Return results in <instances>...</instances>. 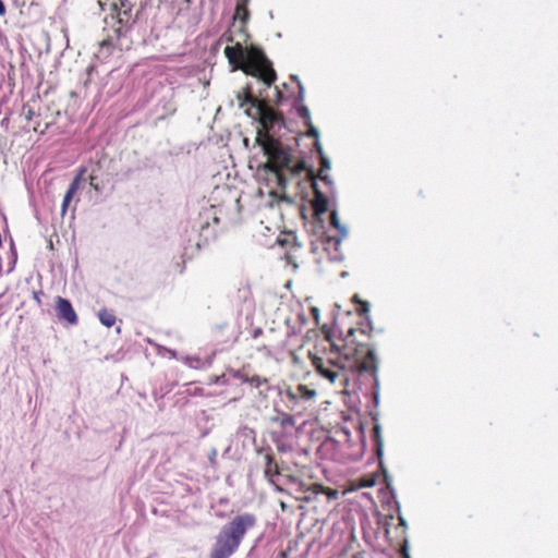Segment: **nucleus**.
I'll use <instances>...</instances> for the list:
<instances>
[{
	"label": "nucleus",
	"instance_id": "27",
	"mask_svg": "<svg viewBox=\"0 0 558 558\" xmlns=\"http://www.w3.org/2000/svg\"><path fill=\"white\" fill-rule=\"evenodd\" d=\"M7 9L2 0H0V16L5 15Z\"/></svg>",
	"mask_w": 558,
	"mask_h": 558
},
{
	"label": "nucleus",
	"instance_id": "2",
	"mask_svg": "<svg viewBox=\"0 0 558 558\" xmlns=\"http://www.w3.org/2000/svg\"><path fill=\"white\" fill-rule=\"evenodd\" d=\"M356 330L350 328L345 337L344 352L335 349L310 352L314 371L331 384L340 381L342 385L349 380L348 372L368 373L375 375L377 371L375 352L364 342L355 339Z\"/></svg>",
	"mask_w": 558,
	"mask_h": 558
},
{
	"label": "nucleus",
	"instance_id": "9",
	"mask_svg": "<svg viewBox=\"0 0 558 558\" xmlns=\"http://www.w3.org/2000/svg\"><path fill=\"white\" fill-rule=\"evenodd\" d=\"M56 308L59 318H61L66 324L76 325L78 323V316L70 301L62 299V296H59L56 301Z\"/></svg>",
	"mask_w": 558,
	"mask_h": 558
},
{
	"label": "nucleus",
	"instance_id": "29",
	"mask_svg": "<svg viewBox=\"0 0 558 558\" xmlns=\"http://www.w3.org/2000/svg\"><path fill=\"white\" fill-rule=\"evenodd\" d=\"M377 454L380 456L381 454V445L380 442L377 440Z\"/></svg>",
	"mask_w": 558,
	"mask_h": 558
},
{
	"label": "nucleus",
	"instance_id": "22",
	"mask_svg": "<svg viewBox=\"0 0 558 558\" xmlns=\"http://www.w3.org/2000/svg\"><path fill=\"white\" fill-rule=\"evenodd\" d=\"M245 381H248V384H250L252 387L259 388V387H260V385H263V384H266V383H267V379H266V378H263V377H260V376L254 375V376H251V377H246V378H245Z\"/></svg>",
	"mask_w": 558,
	"mask_h": 558
},
{
	"label": "nucleus",
	"instance_id": "25",
	"mask_svg": "<svg viewBox=\"0 0 558 558\" xmlns=\"http://www.w3.org/2000/svg\"><path fill=\"white\" fill-rule=\"evenodd\" d=\"M89 184L93 186V189H94L96 192H99V191H100L99 184L96 182V177H95V175H90V177H89Z\"/></svg>",
	"mask_w": 558,
	"mask_h": 558
},
{
	"label": "nucleus",
	"instance_id": "10",
	"mask_svg": "<svg viewBox=\"0 0 558 558\" xmlns=\"http://www.w3.org/2000/svg\"><path fill=\"white\" fill-rule=\"evenodd\" d=\"M266 465H265V476L268 478V481L271 483V485L275 487L278 492H283L284 489L276 482V477L280 476V469L277 462L275 461L271 453H267L265 456Z\"/></svg>",
	"mask_w": 558,
	"mask_h": 558
},
{
	"label": "nucleus",
	"instance_id": "5",
	"mask_svg": "<svg viewBox=\"0 0 558 558\" xmlns=\"http://www.w3.org/2000/svg\"><path fill=\"white\" fill-rule=\"evenodd\" d=\"M300 490L304 493V495H298L296 500L304 502H312L318 494H326L329 500H336L339 496L337 489L331 487H326L322 484H312L306 485L305 483H300Z\"/></svg>",
	"mask_w": 558,
	"mask_h": 558
},
{
	"label": "nucleus",
	"instance_id": "7",
	"mask_svg": "<svg viewBox=\"0 0 558 558\" xmlns=\"http://www.w3.org/2000/svg\"><path fill=\"white\" fill-rule=\"evenodd\" d=\"M287 401L289 402L291 409H294V405L300 400H312L316 396V391L313 389H310L307 386H304V384H299L295 389H288L283 392Z\"/></svg>",
	"mask_w": 558,
	"mask_h": 558
},
{
	"label": "nucleus",
	"instance_id": "35",
	"mask_svg": "<svg viewBox=\"0 0 558 558\" xmlns=\"http://www.w3.org/2000/svg\"><path fill=\"white\" fill-rule=\"evenodd\" d=\"M227 41L231 43L232 41V37H227Z\"/></svg>",
	"mask_w": 558,
	"mask_h": 558
},
{
	"label": "nucleus",
	"instance_id": "1",
	"mask_svg": "<svg viewBox=\"0 0 558 558\" xmlns=\"http://www.w3.org/2000/svg\"><path fill=\"white\" fill-rule=\"evenodd\" d=\"M238 99L240 107L250 105L255 110L253 117L258 119L260 125L256 132L255 144L267 157L264 169L275 175L278 187L284 191L291 180L300 177L306 169V162L280 140L279 131L286 128L283 114L272 109L266 101L258 100L252 94L250 86L243 88ZM247 114L252 116L250 110Z\"/></svg>",
	"mask_w": 558,
	"mask_h": 558
},
{
	"label": "nucleus",
	"instance_id": "26",
	"mask_svg": "<svg viewBox=\"0 0 558 558\" xmlns=\"http://www.w3.org/2000/svg\"><path fill=\"white\" fill-rule=\"evenodd\" d=\"M330 222H331V226H333L335 228H340L339 226V221H338V216H337V213H332L330 215Z\"/></svg>",
	"mask_w": 558,
	"mask_h": 558
},
{
	"label": "nucleus",
	"instance_id": "14",
	"mask_svg": "<svg viewBox=\"0 0 558 558\" xmlns=\"http://www.w3.org/2000/svg\"><path fill=\"white\" fill-rule=\"evenodd\" d=\"M319 154H320V169L317 173V178L324 182H326L327 184H330L331 183V180L329 178V175L326 173L329 169H330V161L327 157H325L322 151L319 150ZM314 177L316 178V175L314 174Z\"/></svg>",
	"mask_w": 558,
	"mask_h": 558
},
{
	"label": "nucleus",
	"instance_id": "18",
	"mask_svg": "<svg viewBox=\"0 0 558 558\" xmlns=\"http://www.w3.org/2000/svg\"><path fill=\"white\" fill-rule=\"evenodd\" d=\"M51 124V122H47L45 120L41 122L40 118H36L32 125H29V129H32L34 132H37L39 134L45 133V131L48 129V126Z\"/></svg>",
	"mask_w": 558,
	"mask_h": 558
},
{
	"label": "nucleus",
	"instance_id": "3",
	"mask_svg": "<svg viewBox=\"0 0 558 558\" xmlns=\"http://www.w3.org/2000/svg\"><path fill=\"white\" fill-rule=\"evenodd\" d=\"M225 54L233 69H241L252 77L260 80L268 87L275 83L277 74L262 48L253 45L243 47L242 44L236 43L227 46Z\"/></svg>",
	"mask_w": 558,
	"mask_h": 558
},
{
	"label": "nucleus",
	"instance_id": "15",
	"mask_svg": "<svg viewBox=\"0 0 558 558\" xmlns=\"http://www.w3.org/2000/svg\"><path fill=\"white\" fill-rule=\"evenodd\" d=\"M272 422L280 425L284 430H289V428H293L294 426L293 415L288 413H279L272 417Z\"/></svg>",
	"mask_w": 558,
	"mask_h": 558
},
{
	"label": "nucleus",
	"instance_id": "21",
	"mask_svg": "<svg viewBox=\"0 0 558 558\" xmlns=\"http://www.w3.org/2000/svg\"><path fill=\"white\" fill-rule=\"evenodd\" d=\"M23 111L25 113V118L28 122V126L32 125V123L34 122V120L36 118H40V111L36 112L32 107L29 106H24L23 107Z\"/></svg>",
	"mask_w": 558,
	"mask_h": 558
},
{
	"label": "nucleus",
	"instance_id": "4",
	"mask_svg": "<svg viewBox=\"0 0 558 558\" xmlns=\"http://www.w3.org/2000/svg\"><path fill=\"white\" fill-rule=\"evenodd\" d=\"M256 524L257 519L254 513L235 514L216 535L209 558H229L239 549L247 532Z\"/></svg>",
	"mask_w": 558,
	"mask_h": 558
},
{
	"label": "nucleus",
	"instance_id": "31",
	"mask_svg": "<svg viewBox=\"0 0 558 558\" xmlns=\"http://www.w3.org/2000/svg\"><path fill=\"white\" fill-rule=\"evenodd\" d=\"M1 270H2V260H1V256H0V276H1Z\"/></svg>",
	"mask_w": 558,
	"mask_h": 558
},
{
	"label": "nucleus",
	"instance_id": "30",
	"mask_svg": "<svg viewBox=\"0 0 558 558\" xmlns=\"http://www.w3.org/2000/svg\"><path fill=\"white\" fill-rule=\"evenodd\" d=\"M34 298L37 301V303L40 304V296H39L38 292L34 293Z\"/></svg>",
	"mask_w": 558,
	"mask_h": 558
},
{
	"label": "nucleus",
	"instance_id": "16",
	"mask_svg": "<svg viewBox=\"0 0 558 558\" xmlns=\"http://www.w3.org/2000/svg\"><path fill=\"white\" fill-rule=\"evenodd\" d=\"M352 301L356 305L355 312L359 315H366L369 312V303L366 301H361L357 294H353Z\"/></svg>",
	"mask_w": 558,
	"mask_h": 558
},
{
	"label": "nucleus",
	"instance_id": "34",
	"mask_svg": "<svg viewBox=\"0 0 558 558\" xmlns=\"http://www.w3.org/2000/svg\"><path fill=\"white\" fill-rule=\"evenodd\" d=\"M361 335L364 336V337H367V335L365 333L364 330H361Z\"/></svg>",
	"mask_w": 558,
	"mask_h": 558
},
{
	"label": "nucleus",
	"instance_id": "12",
	"mask_svg": "<svg viewBox=\"0 0 558 558\" xmlns=\"http://www.w3.org/2000/svg\"><path fill=\"white\" fill-rule=\"evenodd\" d=\"M397 529L400 530V532L402 534V539H401V544H400V555L402 556V558H411L409 555L408 541L405 537L407 523L402 517H399V524L397 525Z\"/></svg>",
	"mask_w": 558,
	"mask_h": 558
},
{
	"label": "nucleus",
	"instance_id": "24",
	"mask_svg": "<svg viewBox=\"0 0 558 558\" xmlns=\"http://www.w3.org/2000/svg\"><path fill=\"white\" fill-rule=\"evenodd\" d=\"M284 480L287 483H292V484H295L298 487H296V492L299 493V496H304V493H302L300 490V483H303L302 481L298 480L295 476L293 475H287L284 476Z\"/></svg>",
	"mask_w": 558,
	"mask_h": 558
},
{
	"label": "nucleus",
	"instance_id": "19",
	"mask_svg": "<svg viewBox=\"0 0 558 558\" xmlns=\"http://www.w3.org/2000/svg\"><path fill=\"white\" fill-rule=\"evenodd\" d=\"M116 5L120 8V11L122 14L129 15L132 12V9L134 7V1L133 0H118Z\"/></svg>",
	"mask_w": 558,
	"mask_h": 558
},
{
	"label": "nucleus",
	"instance_id": "8",
	"mask_svg": "<svg viewBox=\"0 0 558 558\" xmlns=\"http://www.w3.org/2000/svg\"><path fill=\"white\" fill-rule=\"evenodd\" d=\"M306 172L307 177L312 180L313 191H314V199H313V209L316 215H323L328 210V199L327 197L317 189L315 183L314 171L312 168H307L302 172Z\"/></svg>",
	"mask_w": 558,
	"mask_h": 558
},
{
	"label": "nucleus",
	"instance_id": "28",
	"mask_svg": "<svg viewBox=\"0 0 558 558\" xmlns=\"http://www.w3.org/2000/svg\"><path fill=\"white\" fill-rule=\"evenodd\" d=\"M308 135L316 137L317 136V130L315 128L311 126V129L308 131Z\"/></svg>",
	"mask_w": 558,
	"mask_h": 558
},
{
	"label": "nucleus",
	"instance_id": "17",
	"mask_svg": "<svg viewBox=\"0 0 558 558\" xmlns=\"http://www.w3.org/2000/svg\"><path fill=\"white\" fill-rule=\"evenodd\" d=\"M376 478H377L376 475H367V476L361 477V478L356 480L355 486L357 488L373 487L376 484Z\"/></svg>",
	"mask_w": 558,
	"mask_h": 558
},
{
	"label": "nucleus",
	"instance_id": "13",
	"mask_svg": "<svg viewBox=\"0 0 558 558\" xmlns=\"http://www.w3.org/2000/svg\"><path fill=\"white\" fill-rule=\"evenodd\" d=\"M98 316L100 323L107 328L114 326L117 323V316L112 310L102 308L99 311Z\"/></svg>",
	"mask_w": 558,
	"mask_h": 558
},
{
	"label": "nucleus",
	"instance_id": "32",
	"mask_svg": "<svg viewBox=\"0 0 558 558\" xmlns=\"http://www.w3.org/2000/svg\"><path fill=\"white\" fill-rule=\"evenodd\" d=\"M375 435L378 437V427L375 426Z\"/></svg>",
	"mask_w": 558,
	"mask_h": 558
},
{
	"label": "nucleus",
	"instance_id": "36",
	"mask_svg": "<svg viewBox=\"0 0 558 558\" xmlns=\"http://www.w3.org/2000/svg\"><path fill=\"white\" fill-rule=\"evenodd\" d=\"M216 223L219 221V219L217 217H214L213 219Z\"/></svg>",
	"mask_w": 558,
	"mask_h": 558
},
{
	"label": "nucleus",
	"instance_id": "6",
	"mask_svg": "<svg viewBox=\"0 0 558 558\" xmlns=\"http://www.w3.org/2000/svg\"><path fill=\"white\" fill-rule=\"evenodd\" d=\"M85 172H86L85 168H81L78 170L77 174L75 175V178L70 183L69 189L66 190V192L63 196L62 203H61V216L62 217L66 214L71 202L73 201L74 196L80 191L81 184L84 180Z\"/></svg>",
	"mask_w": 558,
	"mask_h": 558
},
{
	"label": "nucleus",
	"instance_id": "20",
	"mask_svg": "<svg viewBox=\"0 0 558 558\" xmlns=\"http://www.w3.org/2000/svg\"><path fill=\"white\" fill-rule=\"evenodd\" d=\"M201 236H204V244L208 243L209 239L215 238V231L209 228L208 221L201 226Z\"/></svg>",
	"mask_w": 558,
	"mask_h": 558
},
{
	"label": "nucleus",
	"instance_id": "37",
	"mask_svg": "<svg viewBox=\"0 0 558 558\" xmlns=\"http://www.w3.org/2000/svg\"><path fill=\"white\" fill-rule=\"evenodd\" d=\"M0 247H1V235H0Z\"/></svg>",
	"mask_w": 558,
	"mask_h": 558
},
{
	"label": "nucleus",
	"instance_id": "11",
	"mask_svg": "<svg viewBox=\"0 0 558 558\" xmlns=\"http://www.w3.org/2000/svg\"><path fill=\"white\" fill-rule=\"evenodd\" d=\"M234 20L240 21L243 26L250 20L248 0H239L234 10Z\"/></svg>",
	"mask_w": 558,
	"mask_h": 558
},
{
	"label": "nucleus",
	"instance_id": "23",
	"mask_svg": "<svg viewBox=\"0 0 558 558\" xmlns=\"http://www.w3.org/2000/svg\"><path fill=\"white\" fill-rule=\"evenodd\" d=\"M296 111H298V114H299L302 119H304V120H306V121H310V119H311V112H310V110H308V108H307V107H305V106H299V107L296 108Z\"/></svg>",
	"mask_w": 558,
	"mask_h": 558
},
{
	"label": "nucleus",
	"instance_id": "33",
	"mask_svg": "<svg viewBox=\"0 0 558 558\" xmlns=\"http://www.w3.org/2000/svg\"><path fill=\"white\" fill-rule=\"evenodd\" d=\"M277 95H278V98L280 99V97H281V92H280V90H277Z\"/></svg>",
	"mask_w": 558,
	"mask_h": 558
}]
</instances>
